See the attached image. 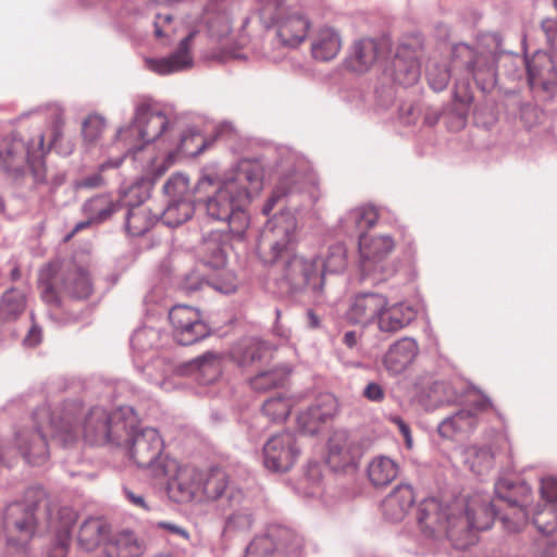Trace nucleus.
Masks as SVG:
<instances>
[{
    "label": "nucleus",
    "instance_id": "obj_63",
    "mask_svg": "<svg viewBox=\"0 0 557 557\" xmlns=\"http://www.w3.org/2000/svg\"><path fill=\"white\" fill-rule=\"evenodd\" d=\"M174 161H175V153L170 152L166 156V159L162 162V165L157 169L156 175L158 177L163 175L166 172V170L174 163Z\"/></svg>",
    "mask_w": 557,
    "mask_h": 557
},
{
    "label": "nucleus",
    "instance_id": "obj_60",
    "mask_svg": "<svg viewBox=\"0 0 557 557\" xmlns=\"http://www.w3.org/2000/svg\"><path fill=\"white\" fill-rule=\"evenodd\" d=\"M542 29L546 34L547 41L552 44L557 34V21L552 18L544 20L542 22Z\"/></svg>",
    "mask_w": 557,
    "mask_h": 557
},
{
    "label": "nucleus",
    "instance_id": "obj_43",
    "mask_svg": "<svg viewBox=\"0 0 557 557\" xmlns=\"http://www.w3.org/2000/svg\"><path fill=\"white\" fill-rule=\"evenodd\" d=\"M533 523L544 534L554 533L557 530V507L546 505L542 510L533 512Z\"/></svg>",
    "mask_w": 557,
    "mask_h": 557
},
{
    "label": "nucleus",
    "instance_id": "obj_57",
    "mask_svg": "<svg viewBox=\"0 0 557 557\" xmlns=\"http://www.w3.org/2000/svg\"><path fill=\"white\" fill-rule=\"evenodd\" d=\"M125 497L128 499V502L134 505L137 508H141L144 510H149V506L147 505L145 498L143 495L134 493L128 487L123 488Z\"/></svg>",
    "mask_w": 557,
    "mask_h": 557
},
{
    "label": "nucleus",
    "instance_id": "obj_58",
    "mask_svg": "<svg viewBox=\"0 0 557 557\" xmlns=\"http://www.w3.org/2000/svg\"><path fill=\"white\" fill-rule=\"evenodd\" d=\"M429 83L435 90H442L446 87L448 81H449V74L447 71H442L438 74V77L434 78L432 77V74H428Z\"/></svg>",
    "mask_w": 557,
    "mask_h": 557
},
{
    "label": "nucleus",
    "instance_id": "obj_18",
    "mask_svg": "<svg viewBox=\"0 0 557 557\" xmlns=\"http://www.w3.org/2000/svg\"><path fill=\"white\" fill-rule=\"evenodd\" d=\"M385 305V296L379 293H362L356 295L345 313L348 323L363 329L375 324Z\"/></svg>",
    "mask_w": 557,
    "mask_h": 557
},
{
    "label": "nucleus",
    "instance_id": "obj_42",
    "mask_svg": "<svg viewBox=\"0 0 557 557\" xmlns=\"http://www.w3.org/2000/svg\"><path fill=\"white\" fill-rule=\"evenodd\" d=\"M193 207L185 200H172L163 212L168 224L180 225L190 219Z\"/></svg>",
    "mask_w": 557,
    "mask_h": 557
},
{
    "label": "nucleus",
    "instance_id": "obj_56",
    "mask_svg": "<svg viewBox=\"0 0 557 557\" xmlns=\"http://www.w3.org/2000/svg\"><path fill=\"white\" fill-rule=\"evenodd\" d=\"M288 191H289V189H288V188H286V187L284 186V184H283V183H280V184L276 186L275 190L273 191L272 197L269 199V201H268V202H267V205L264 206V208H263V213H264V214H269V213L272 211V209H273V207H274L275 202H276L281 197H283V196L287 195V193H288Z\"/></svg>",
    "mask_w": 557,
    "mask_h": 557
},
{
    "label": "nucleus",
    "instance_id": "obj_38",
    "mask_svg": "<svg viewBox=\"0 0 557 557\" xmlns=\"http://www.w3.org/2000/svg\"><path fill=\"white\" fill-rule=\"evenodd\" d=\"M475 416L470 410H460L445 419L438 426V432L444 437H451L455 432L474 428Z\"/></svg>",
    "mask_w": 557,
    "mask_h": 557
},
{
    "label": "nucleus",
    "instance_id": "obj_6",
    "mask_svg": "<svg viewBox=\"0 0 557 557\" xmlns=\"http://www.w3.org/2000/svg\"><path fill=\"white\" fill-rule=\"evenodd\" d=\"M38 288L41 299L54 306L60 305L61 292L75 298H87L92 290L89 274L85 270H69L60 282L53 265H47L40 271Z\"/></svg>",
    "mask_w": 557,
    "mask_h": 557
},
{
    "label": "nucleus",
    "instance_id": "obj_19",
    "mask_svg": "<svg viewBox=\"0 0 557 557\" xmlns=\"http://www.w3.org/2000/svg\"><path fill=\"white\" fill-rule=\"evenodd\" d=\"M310 27L309 18L300 11H285L276 21L280 41L290 48H296L306 40Z\"/></svg>",
    "mask_w": 557,
    "mask_h": 557
},
{
    "label": "nucleus",
    "instance_id": "obj_22",
    "mask_svg": "<svg viewBox=\"0 0 557 557\" xmlns=\"http://www.w3.org/2000/svg\"><path fill=\"white\" fill-rule=\"evenodd\" d=\"M414 309L405 302L391 304L385 296V305L375 323L382 333L394 334L408 326L416 319Z\"/></svg>",
    "mask_w": 557,
    "mask_h": 557
},
{
    "label": "nucleus",
    "instance_id": "obj_50",
    "mask_svg": "<svg viewBox=\"0 0 557 557\" xmlns=\"http://www.w3.org/2000/svg\"><path fill=\"white\" fill-rule=\"evenodd\" d=\"M106 121L100 115H89L83 123V134L86 140L95 141L103 132Z\"/></svg>",
    "mask_w": 557,
    "mask_h": 557
},
{
    "label": "nucleus",
    "instance_id": "obj_34",
    "mask_svg": "<svg viewBox=\"0 0 557 557\" xmlns=\"http://www.w3.org/2000/svg\"><path fill=\"white\" fill-rule=\"evenodd\" d=\"M317 261V272L321 271V275L326 273H341L347 265V251L343 244L332 245L323 257L314 259Z\"/></svg>",
    "mask_w": 557,
    "mask_h": 557
},
{
    "label": "nucleus",
    "instance_id": "obj_1",
    "mask_svg": "<svg viewBox=\"0 0 557 557\" xmlns=\"http://www.w3.org/2000/svg\"><path fill=\"white\" fill-rule=\"evenodd\" d=\"M77 405H70L58 414L47 408L38 409L33 417L34 426H22L14 434V445L21 456L30 465L39 466L49 457L47 431L64 445L71 444L81 435L90 444L109 442L122 445L124 435L128 434V421L121 410L109 412L104 408H91L84 419L76 422Z\"/></svg>",
    "mask_w": 557,
    "mask_h": 557
},
{
    "label": "nucleus",
    "instance_id": "obj_16",
    "mask_svg": "<svg viewBox=\"0 0 557 557\" xmlns=\"http://www.w3.org/2000/svg\"><path fill=\"white\" fill-rule=\"evenodd\" d=\"M362 456V447L346 431H335L329 440L326 462L334 470L355 466Z\"/></svg>",
    "mask_w": 557,
    "mask_h": 557
},
{
    "label": "nucleus",
    "instance_id": "obj_12",
    "mask_svg": "<svg viewBox=\"0 0 557 557\" xmlns=\"http://www.w3.org/2000/svg\"><path fill=\"white\" fill-rule=\"evenodd\" d=\"M169 120L165 114L160 111L152 110L147 104H140L137 108L134 125L120 129L117 133L119 140L128 141V150L136 148L131 140L134 134L144 143H150L159 138L166 129Z\"/></svg>",
    "mask_w": 557,
    "mask_h": 557
},
{
    "label": "nucleus",
    "instance_id": "obj_24",
    "mask_svg": "<svg viewBox=\"0 0 557 557\" xmlns=\"http://www.w3.org/2000/svg\"><path fill=\"white\" fill-rule=\"evenodd\" d=\"M414 500L413 488L407 484H399L383 500V513L386 519L399 522L408 515Z\"/></svg>",
    "mask_w": 557,
    "mask_h": 557
},
{
    "label": "nucleus",
    "instance_id": "obj_44",
    "mask_svg": "<svg viewBox=\"0 0 557 557\" xmlns=\"http://www.w3.org/2000/svg\"><path fill=\"white\" fill-rule=\"evenodd\" d=\"M347 220L356 224L358 230L363 231L376 224L379 212L372 206H364L351 210L347 215Z\"/></svg>",
    "mask_w": 557,
    "mask_h": 557
},
{
    "label": "nucleus",
    "instance_id": "obj_41",
    "mask_svg": "<svg viewBox=\"0 0 557 557\" xmlns=\"http://www.w3.org/2000/svg\"><path fill=\"white\" fill-rule=\"evenodd\" d=\"M292 400L287 397H272L264 401L262 412L272 421H284L290 412Z\"/></svg>",
    "mask_w": 557,
    "mask_h": 557
},
{
    "label": "nucleus",
    "instance_id": "obj_54",
    "mask_svg": "<svg viewBox=\"0 0 557 557\" xmlns=\"http://www.w3.org/2000/svg\"><path fill=\"white\" fill-rule=\"evenodd\" d=\"M363 396L370 401L380 403L385 398V392L380 384L371 382L366 386Z\"/></svg>",
    "mask_w": 557,
    "mask_h": 557
},
{
    "label": "nucleus",
    "instance_id": "obj_45",
    "mask_svg": "<svg viewBox=\"0 0 557 557\" xmlns=\"http://www.w3.org/2000/svg\"><path fill=\"white\" fill-rule=\"evenodd\" d=\"M163 189L172 200H184L183 198L189 189V180L183 174H173L164 184Z\"/></svg>",
    "mask_w": 557,
    "mask_h": 557
},
{
    "label": "nucleus",
    "instance_id": "obj_17",
    "mask_svg": "<svg viewBox=\"0 0 557 557\" xmlns=\"http://www.w3.org/2000/svg\"><path fill=\"white\" fill-rule=\"evenodd\" d=\"M226 3L227 0H210L199 22V26L215 42L226 39L233 29V18Z\"/></svg>",
    "mask_w": 557,
    "mask_h": 557
},
{
    "label": "nucleus",
    "instance_id": "obj_48",
    "mask_svg": "<svg viewBox=\"0 0 557 557\" xmlns=\"http://www.w3.org/2000/svg\"><path fill=\"white\" fill-rule=\"evenodd\" d=\"M122 163V159H117L115 161H108L102 163L99 166V171L91 175H88L77 182V188H98L104 185V178L102 176V172L109 168H119Z\"/></svg>",
    "mask_w": 557,
    "mask_h": 557
},
{
    "label": "nucleus",
    "instance_id": "obj_35",
    "mask_svg": "<svg viewBox=\"0 0 557 557\" xmlns=\"http://www.w3.org/2000/svg\"><path fill=\"white\" fill-rule=\"evenodd\" d=\"M520 488L523 492V498L519 502L509 499L508 503L512 512L502 517V522L509 532L520 531L529 519L528 497L531 491L527 486H521Z\"/></svg>",
    "mask_w": 557,
    "mask_h": 557
},
{
    "label": "nucleus",
    "instance_id": "obj_46",
    "mask_svg": "<svg viewBox=\"0 0 557 557\" xmlns=\"http://www.w3.org/2000/svg\"><path fill=\"white\" fill-rule=\"evenodd\" d=\"M270 355L271 352L264 344L253 342L246 348L240 362L244 367H250L268 359Z\"/></svg>",
    "mask_w": 557,
    "mask_h": 557
},
{
    "label": "nucleus",
    "instance_id": "obj_64",
    "mask_svg": "<svg viewBox=\"0 0 557 557\" xmlns=\"http://www.w3.org/2000/svg\"><path fill=\"white\" fill-rule=\"evenodd\" d=\"M343 342L346 346H348L349 348L356 346L357 342H358V335L355 331H349V332H346L344 334V338H343Z\"/></svg>",
    "mask_w": 557,
    "mask_h": 557
},
{
    "label": "nucleus",
    "instance_id": "obj_2",
    "mask_svg": "<svg viewBox=\"0 0 557 557\" xmlns=\"http://www.w3.org/2000/svg\"><path fill=\"white\" fill-rule=\"evenodd\" d=\"M495 507L490 496L473 494L442 503L435 497L421 500L417 508V523L423 535L447 539L457 549H466L478 542V534L494 523Z\"/></svg>",
    "mask_w": 557,
    "mask_h": 557
},
{
    "label": "nucleus",
    "instance_id": "obj_53",
    "mask_svg": "<svg viewBox=\"0 0 557 557\" xmlns=\"http://www.w3.org/2000/svg\"><path fill=\"white\" fill-rule=\"evenodd\" d=\"M541 495L549 505L557 502V479L544 478L541 481Z\"/></svg>",
    "mask_w": 557,
    "mask_h": 557
},
{
    "label": "nucleus",
    "instance_id": "obj_51",
    "mask_svg": "<svg viewBox=\"0 0 557 557\" xmlns=\"http://www.w3.org/2000/svg\"><path fill=\"white\" fill-rule=\"evenodd\" d=\"M494 455L487 448L479 449L471 458V469L478 474H483L493 467Z\"/></svg>",
    "mask_w": 557,
    "mask_h": 557
},
{
    "label": "nucleus",
    "instance_id": "obj_21",
    "mask_svg": "<svg viewBox=\"0 0 557 557\" xmlns=\"http://www.w3.org/2000/svg\"><path fill=\"white\" fill-rule=\"evenodd\" d=\"M199 32V28L190 30L180 42L177 50L168 58L148 59V67L160 75H168L190 67V44Z\"/></svg>",
    "mask_w": 557,
    "mask_h": 557
},
{
    "label": "nucleus",
    "instance_id": "obj_8",
    "mask_svg": "<svg viewBox=\"0 0 557 557\" xmlns=\"http://www.w3.org/2000/svg\"><path fill=\"white\" fill-rule=\"evenodd\" d=\"M202 472L191 465H181L175 459L168 460L161 468L162 475L169 478L168 493L176 503H201Z\"/></svg>",
    "mask_w": 557,
    "mask_h": 557
},
{
    "label": "nucleus",
    "instance_id": "obj_15",
    "mask_svg": "<svg viewBox=\"0 0 557 557\" xmlns=\"http://www.w3.org/2000/svg\"><path fill=\"white\" fill-rule=\"evenodd\" d=\"M556 61L550 53L536 51L527 62L528 82L533 90L548 95L557 89Z\"/></svg>",
    "mask_w": 557,
    "mask_h": 557
},
{
    "label": "nucleus",
    "instance_id": "obj_47",
    "mask_svg": "<svg viewBox=\"0 0 557 557\" xmlns=\"http://www.w3.org/2000/svg\"><path fill=\"white\" fill-rule=\"evenodd\" d=\"M503 38L498 33H485L480 35L474 50L484 51L498 58L502 51Z\"/></svg>",
    "mask_w": 557,
    "mask_h": 557
},
{
    "label": "nucleus",
    "instance_id": "obj_29",
    "mask_svg": "<svg viewBox=\"0 0 557 557\" xmlns=\"http://www.w3.org/2000/svg\"><path fill=\"white\" fill-rule=\"evenodd\" d=\"M377 55V42L371 38H361L352 44L346 65L354 72L363 73L375 63Z\"/></svg>",
    "mask_w": 557,
    "mask_h": 557
},
{
    "label": "nucleus",
    "instance_id": "obj_40",
    "mask_svg": "<svg viewBox=\"0 0 557 557\" xmlns=\"http://www.w3.org/2000/svg\"><path fill=\"white\" fill-rule=\"evenodd\" d=\"M59 520L55 540L60 554L64 555L70 543L71 532L77 520V513L72 508H62L59 511Z\"/></svg>",
    "mask_w": 557,
    "mask_h": 557
},
{
    "label": "nucleus",
    "instance_id": "obj_13",
    "mask_svg": "<svg viewBox=\"0 0 557 557\" xmlns=\"http://www.w3.org/2000/svg\"><path fill=\"white\" fill-rule=\"evenodd\" d=\"M34 506L23 503L9 505L3 513V531L10 546H24L35 531Z\"/></svg>",
    "mask_w": 557,
    "mask_h": 557
},
{
    "label": "nucleus",
    "instance_id": "obj_5",
    "mask_svg": "<svg viewBox=\"0 0 557 557\" xmlns=\"http://www.w3.org/2000/svg\"><path fill=\"white\" fill-rule=\"evenodd\" d=\"M295 222L292 218L275 219L273 226L262 233L258 243V255L264 263L285 261L286 276L308 283L317 274V261H307L294 253Z\"/></svg>",
    "mask_w": 557,
    "mask_h": 557
},
{
    "label": "nucleus",
    "instance_id": "obj_61",
    "mask_svg": "<svg viewBox=\"0 0 557 557\" xmlns=\"http://www.w3.org/2000/svg\"><path fill=\"white\" fill-rule=\"evenodd\" d=\"M394 423L397 424L399 432L405 438L406 446L408 448L412 447V437H411V431L408 424H406L400 418L393 419Z\"/></svg>",
    "mask_w": 557,
    "mask_h": 557
},
{
    "label": "nucleus",
    "instance_id": "obj_7",
    "mask_svg": "<svg viewBox=\"0 0 557 557\" xmlns=\"http://www.w3.org/2000/svg\"><path fill=\"white\" fill-rule=\"evenodd\" d=\"M127 445L129 457L140 468L152 469L156 475H162L161 468L171 460L162 456L163 441L154 429L136 432L128 422V434L124 435L122 444Z\"/></svg>",
    "mask_w": 557,
    "mask_h": 557
},
{
    "label": "nucleus",
    "instance_id": "obj_3",
    "mask_svg": "<svg viewBox=\"0 0 557 557\" xmlns=\"http://www.w3.org/2000/svg\"><path fill=\"white\" fill-rule=\"evenodd\" d=\"M263 185V171L258 162L243 160L235 172L224 180L210 195L205 208L207 215L214 221L227 223L228 233L243 239L249 225L245 207L253 194Z\"/></svg>",
    "mask_w": 557,
    "mask_h": 557
},
{
    "label": "nucleus",
    "instance_id": "obj_36",
    "mask_svg": "<svg viewBox=\"0 0 557 557\" xmlns=\"http://www.w3.org/2000/svg\"><path fill=\"white\" fill-rule=\"evenodd\" d=\"M289 370L285 367H273L264 371H259L250 379V385L253 389L265 392L271 388L283 386L287 380Z\"/></svg>",
    "mask_w": 557,
    "mask_h": 557
},
{
    "label": "nucleus",
    "instance_id": "obj_52",
    "mask_svg": "<svg viewBox=\"0 0 557 557\" xmlns=\"http://www.w3.org/2000/svg\"><path fill=\"white\" fill-rule=\"evenodd\" d=\"M153 26L157 38H169L174 33L173 17L169 13L157 14Z\"/></svg>",
    "mask_w": 557,
    "mask_h": 557
},
{
    "label": "nucleus",
    "instance_id": "obj_25",
    "mask_svg": "<svg viewBox=\"0 0 557 557\" xmlns=\"http://www.w3.org/2000/svg\"><path fill=\"white\" fill-rule=\"evenodd\" d=\"M394 249V240L389 236L368 237L361 234L359 237V252L361 267L364 272L373 270L372 264L383 260Z\"/></svg>",
    "mask_w": 557,
    "mask_h": 557
},
{
    "label": "nucleus",
    "instance_id": "obj_33",
    "mask_svg": "<svg viewBox=\"0 0 557 557\" xmlns=\"http://www.w3.org/2000/svg\"><path fill=\"white\" fill-rule=\"evenodd\" d=\"M157 222V215L145 205L132 207L126 216V231L133 236H141Z\"/></svg>",
    "mask_w": 557,
    "mask_h": 557
},
{
    "label": "nucleus",
    "instance_id": "obj_10",
    "mask_svg": "<svg viewBox=\"0 0 557 557\" xmlns=\"http://www.w3.org/2000/svg\"><path fill=\"white\" fill-rule=\"evenodd\" d=\"M301 448L296 436L282 432L271 436L263 446V462L273 472H286L298 461Z\"/></svg>",
    "mask_w": 557,
    "mask_h": 557
},
{
    "label": "nucleus",
    "instance_id": "obj_14",
    "mask_svg": "<svg viewBox=\"0 0 557 557\" xmlns=\"http://www.w3.org/2000/svg\"><path fill=\"white\" fill-rule=\"evenodd\" d=\"M456 64L465 65L476 83L492 84L496 76L497 58L484 51L474 50L467 44H457L453 49Z\"/></svg>",
    "mask_w": 557,
    "mask_h": 557
},
{
    "label": "nucleus",
    "instance_id": "obj_37",
    "mask_svg": "<svg viewBox=\"0 0 557 557\" xmlns=\"http://www.w3.org/2000/svg\"><path fill=\"white\" fill-rule=\"evenodd\" d=\"M108 528L100 519L86 520L78 532V542L87 550L97 547L106 537Z\"/></svg>",
    "mask_w": 557,
    "mask_h": 557
},
{
    "label": "nucleus",
    "instance_id": "obj_49",
    "mask_svg": "<svg viewBox=\"0 0 557 557\" xmlns=\"http://www.w3.org/2000/svg\"><path fill=\"white\" fill-rule=\"evenodd\" d=\"M2 301L5 310L15 317L22 313L26 307L25 295L16 289L7 292L3 295Z\"/></svg>",
    "mask_w": 557,
    "mask_h": 557
},
{
    "label": "nucleus",
    "instance_id": "obj_28",
    "mask_svg": "<svg viewBox=\"0 0 557 557\" xmlns=\"http://www.w3.org/2000/svg\"><path fill=\"white\" fill-rule=\"evenodd\" d=\"M144 550V542L127 530L114 533L103 547L107 557H140Z\"/></svg>",
    "mask_w": 557,
    "mask_h": 557
},
{
    "label": "nucleus",
    "instance_id": "obj_9",
    "mask_svg": "<svg viewBox=\"0 0 557 557\" xmlns=\"http://www.w3.org/2000/svg\"><path fill=\"white\" fill-rule=\"evenodd\" d=\"M203 249L207 253L205 265L216 271V276L212 282L200 280L196 274L187 275L183 282V288L187 292L201 289L203 285H211L215 289L228 294L235 292L236 280L232 272L225 269L226 253L224 246L212 239L203 243Z\"/></svg>",
    "mask_w": 557,
    "mask_h": 557
},
{
    "label": "nucleus",
    "instance_id": "obj_32",
    "mask_svg": "<svg viewBox=\"0 0 557 557\" xmlns=\"http://www.w3.org/2000/svg\"><path fill=\"white\" fill-rule=\"evenodd\" d=\"M121 208L120 203L114 201L109 195H98L84 203L83 210L87 218L95 223H101L108 220L114 212Z\"/></svg>",
    "mask_w": 557,
    "mask_h": 557
},
{
    "label": "nucleus",
    "instance_id": "obj_20",
    "mask_svg": "<svg viewBox=\"0 0 557 557\" xmlns=\"http://www.w3.org/2000/svg\"><path fill=\"white\" fill-rule=\"evenodd\" d=\"M337 413V401L331 394L320 395L314 404L297 417L299 429L308 434L319 432L321 425Z\"/></svg>",
    "mask_w": 557,
    "mask_h": 557
},
{
    "label": "nucleus",
    "instance_id": "obj_23",
    "mask_svg": "<svg viewBox=\"0 0 557 557\" xmlns=\"http://www.w3.org/2000/svg\"><path fill=\"white\" fill-rule=\"evenodd\" d=\"M418 352L419 347L414 339L400 338L389 346L383 357V364L389 373H401L413 362Z\"/></svg>",
    "mask_w": 557,
    "mask_h": 557
},
{
    "label": "nucleus",
    "instance_id": "obj_11",
    "mask_svg": "<svg viewBox=\"0 0 557 557\" xmlns=\"http://www.w3.org/2000/svg\"><path fill=\"white\" fill-rule=\"evenodd\" d=\"M169 319L174 330V338L181 345L195 344L210 334V327L200 311L194 307L174 306L170 310Z\"/></svg>",
    "mask_w": 557,
    "mask_h": 557
},
{
    "label": "nucleus",
    "instance_id": "obj_39",
    "mask_svg": "<svg viewBox=\"0 0 557 557\" xmlns=\"http://www.w3.org/2000/svg\"><path fill=\"white\" fill-rule=\"evenodd\" d=\"M194 363L201 372L206 383H210L221 375L223 367V355L208 351L198 357Z\"/></svg>",
    "mask_w": 557,
    "mask_h": 557
},
{
    "label": "nucleus",
    "instance_id": "obj_4",
    "mask_svg": "<svg viewBox=\"0 0 557 557\" xmlns=\"http://www.w3.org/2000/svg\"><path fill=\"white\" fill-rule=\"evenodd\" d=\"M64 119L60 112H53L48 124L47 135L39 128L27 143L17 134L5 136L0 145V160L5 171L22 173L28 168L37 181L45 177L44 158L62 136Z\"/></svg>",
    "mask_w": 557,
    "mask_h": 557
},
{
    "label": "nucleus",
    "instance_id": "obj_31",
    "mask_svg": "<svg viewBox=\"0 0 557 557\" xmlns=\"http://www.w3.org/2000/svg\"><path fill=\"white\" fill-rule=\"evenodd\" d=\"M398 465L389 457L376 456L368 465L367 475L376 487L391 484L398 475Z\"/></svg>",
    "mask_w": 557,
    "mask_h": 557
},
{
    "label": "nucleus",
    "instance_id": "obj_27",
    "mask_svg": "<svg viewBox=\"0 0 557 557\" xmlns=\"http://www.w3.org/2000/svg\"><path fill=\"white\" fill-rule=\"evenodd\" d=\"M343 46L341 34L330 26H322L311 40V53L315 60L331 61L339 53Z\"/></svg>",
    "mask_w": 557,
    "mask_h": 557
},
{
    "label": "nucleus",
    "instance_id": "obj_26",
    "mask_svg": "<svg viewBox=\"0 0 557 557\" xmlns=\"http://www.w3.org/2000/svg\"><path fill=\"white\" fill-rule=\"evenodd\" d=\"M394 81L403 86L414 85L420 77V64L414 50L399 47L393 60Z\"/></svg>",
    "mask_w": 557,
    "mask_h": 557
},
{
    "label": "nucleus",
    "instance_id": "obj_30",
    "mask_svg": "<svg viewBox=\"0 0 557 557\" xmlns=\"http://www.w3.org/2000/svg\"><path fill=\"white\" fill-rule=\"evenodd\" d=\"M201 503L213 502L221 498L230 484V476L222 468H210L202 472Z\"/></svg>",
    "mask_w": 557,
    "mask_h": 557
},
{
    "label": "nucleus",
    "instance_id": "obj_59",
    "mask_svg": "<svg viewBox=\"0 0 557 557\" xmlns=\"http://www.w3.org/2000/svg\"><path fill=\"white\" fill-rule=\"evenodd\" d=\"M158 527L163 530H166L170 533L176 534L185 540H188V537H189L188 532L184 528H182L177 524L161 521L158 523Z\"/></svg>",
    "mask_w": 557,
    "mask_h": 557
},
{
    "label": "nucleus",
    "instance_id": "obj_62",
    "mask_svg": "<svg viewBox=\"0 0 557 557\" xmlns=\"http://www.w3.org/2000/svg\"><path fill=\"white\" fill-rule=\"evenodd\" d=\"M24 342L28 346H36L40 342V331L35 326L32 327Z\"/></svg>",
    "mask_w": 557,
    "mask_h": 557
},
{
    "label": "nucleus",
    "instance_id": "obj_55",
    "mask_svg": "<svg viewBox=\"0 0 557 557\" xmlns=\"http://www.w3.org/2000/svg\"><path fill=\"white\" fill-rule=\"evenodd\" d=\"M198 139H200V136L196 134L184 136L181 140L180 151L190 156H196L200 153L202 151L201 143L195 149H191V147H189V143L197 141Z\"/></svg>",
    "mask_w": 557,
    "mask_h": 557
}]
</instances>
